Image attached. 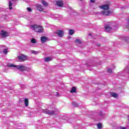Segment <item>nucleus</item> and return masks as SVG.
Listing matches in <instances>:
<instances>
[{"instance_id":"f257e3e1","label":"nucleus","mask_w":129,"mask_h":129,"mask_svg":"<svg viewBox=\"0 0 129 129\" xmlns=\"http://www.w3.org/2000/svg\"><path fill=\"white\" fill-rule=\"evenodd\" d=\"M7 67L9 68L13 67V68H15V69H17V70H19V71H25V70L26 69V67L23 65L17 66L13 63H8L7 64Z\"/></svg>"},{"instance_id":"f03ea898","label":"nucleus","mask_w":129,"mask_h":129,"mask_svg":"<svg viewBox=\"0 0 129 129\" xmlns=\"http://www.w3.org/2000/svg\"><path fill=\"white\" fill-rule=\"evenodd\" d=\"M32 30H33L35 31V32H36V33H43L44 32V29H43V27L40 26V25H32L31 27Z\"/></svg>"},{"instance_id":"7ed1b4c3","label":"nucleus","mask_w":129,"mask_h":129,"mask_svg":"<svg viewBox=\"0 0 129 129\" xmlns=\"http://www.w3.org/2000/svg\"><path fill=\"white\" fill-rule=\"evenodd\" d=\"M42 111L43 113H45L48 115H55V114H57V113H58V110H57L50 111L48 109H46L43 110Z\"/></svg>"},{"instance_id":"20e7f679","label":"nucleus","mask_w":129,"mask_h":129,"mask_svg":"<svg viewBox=\"0 0 129 129\" xmlns=\"http://www.w3.org/2000/svg\"><path fill=\"white\" fill-rule=\"evenodd\" d=\"M113 26H114V23H110L105 26V31L107 33H109L112 29H113Z\"/></svg>"},{"instance_id":"39448f33","label":"nucleus","mask_w":129,"mask_h":129,"mask_svg":"<svg viewBox=\"0 0 129 129\" xmlns=\"http://www.w3.org/2000/svg\"><path fill=\"white\" fill-rule=\"evenodd\" d=\"M18 58L19 61L20 62H24V61H26V60H27V56L24 54H20L18 56Z\"/></svg>"},{"instance_id":"423d86ee","label":"nucleus","mask_w":129,"mask_h":129,"mask_svg":"<svg viewBox=\"0 0 129 129\" xmlns=\"http://www.w3.org/2000/svg\"><path fill=\"white\" fill-rule=\"evenodd\" d=\"M0 35L2 38H7V37H8V36H9V33H8L7 32L5 31L4 30H2V31H1Z\"/></svg>"},{"instance_id":"0eeeda50","label":"nucleus","mask_w":129,"mask_h":129,"mask_svg":"<svg viewBox=\"0 0 129 129\" xmlns=\"http://www.w3.org/2000/svg\"><path fill=\"white\" fill-rule=\"evenodd\" d=\"M36 8L37 11H39V12H43L44 11V8L40 4L36 5Z\"/></svg>"},{"instance_id":"6e6552de","label":"nucleus","mask_w":129,"mask_h":129,"mask_svg":"<svg viewBox=\"0 0 129 129\" xmlns=\"http://www.w3.org/2000/svg\"><path fill=\"white\" fill-rule=\"evenodd\" d=\"M56 34L58 37H62L64 35V31L63 30H58L56 31Z\"/></svg>"},{"instance_id":"1a4fd4ad","label":"nucleus","mask_w":129,"mask_h":129,"mask_svg":"<svg viewBox=\"0 0 129 129\" xmlns=\"http://www.w3.org/2000/svg\"><path fill=\"white\" fill-rule=\"evenodd\" d=\"M103 16H109L111 14V12L110 11L104 10L102 12Z\"/></svg>"},{"instance_id":"9d476101","label":"nucleus","mask_w":129,"mask_h":129,"mask_svg":"<svg viewBox=\"0 0 129 129\" xmlns=\"http://www.w3.org/2000/svg\"><path fill=\"white\" fill-rule=\"evenodd\" d=\"M100 9L102 10H104V11H107V10H109V6L108 5H103L100 7Z\"/></svg>"},{"instance_id":"9b49d317","label":"nucleus","mask_w":129,"mask_h":129,"mask_svg":"<svg viewBox=\"0 0 129 129\" xmlns=\"http://www.w3.org/2000/svg\"><path fill=\"white\" fill-rule=\"evenodd\" d=\"M17 0H10L9 1V10H13V3L12 2H16Z\"/></svg>"},{"instance_id":"f8f14e48","label":"nucleus","mask_w":129,"mask_h":129,"mask_svg":"<svg viewBox=\"0 0 129 129\" xmlns=\"http://www.w3.org/2000/svg\"><path fill=\"white\" fill-rule=\"evenodd\" d=\"M47 37L46 36H42L41 38V43H44L47 41Z\"/></svg>"},{"instance_id":"ddd939ff","label":"nucleus","mask_w":129,"mask_h":129,"mask_svg":"<svg viewBox=\"0 0 129 129\" xmlns=\"http://www.w3.org/2000/svg\"><path fill=\"white\" fill-rule=\"evenodd\" d=\"M76 44H78L79 45H80L81 44H82V40L81 39H77L75 40Z\"/></svg>"},{"instance_id":"4468645a","label":"nucleus","mask_w":129,"mask_h":129,"mask_svg":"<svg viewBox=\"0 0 129 129\" xmlns=\"http://www.w3.org/2000/svg\"><path fill=\"white\" fill-rule=\"evenodd\" d=\"M56 5L58 7H63V2L62 1H59L56 2Z\"/></svg>"},{"instance_id":"2eb2a0df","label":"nucleus","mask_w":129,"mask_h":129,"mask_svg":"<svg viewBox=\"0 0 129 129\" xmlns=\"http://www.w3.org/2000/svg\"><path fill=\"white\" fill-rule=\"evenodd\" d=\"M52 60V58L49 57H47L44 58V61L45 62H49V61Z\"/></svg>"},{"instance_id":"dca6fc26","label":"nucleus","mask_w":129,"mask_h":129,"mask_svg":"<svg viewBox=\"0 0 129 129\" xmlns=\"http://www.w3.org/2000/svg\"><path fill=\"white\" fill-rule=\"evenodd\" d=\"M24 103H25V106H28V105H29V99H28V98L25 99Z\"/></svg>"},{"instance_id":"f3484780","label":"nucleus","mask_w":129,"mask_h":129,"mask_svg":"<svg viewBox=\"0 0 129 129\" xmlns=\"http://www.w3.org/2000/svg\"><path fill=\"white\" fill-rule=\"evenodd\" d=\"M75 92H76V87H73L72 88L71 90V93H75Z\"/></svg>"},{"instance_id":"a211bd4d","label":"nucleus","mask_w":129,"mask_h":129,"mask_svg":"<svg viewBox=\"0 0 129 129\" xmlns=\"http://www.w3.org/2000/svg\"><path fill=\"white\" fill-rule=\"evenodd\" d=\"M31 42L32 44H36V43H37V40H36L35 38H32L31 40Z\"/></svg>"},{"instance_id":"6ab92c4d","label":"nucleus","mask_w":129,"mask_h":129,"mask_svg":"<svg viewBox=\"0 0 129 129\" xmlns=\"http://www.w3.org/2000/svg\"><path fill=\"white\" fill-rule=\"evenodd\" d=\"M42 4L43 5V6H45V7H47L48 6V3H47V2L44 0L42 1Z\"/></svg>"},{"instance_id":"aec40b11","label":"nucleus","mask_w":129,"mask_h":129,"mask_svg":"<svg viewBox=\"0 0 129 129\" xmlns=\"http://www.w3.org/2000/svg\"><path fill=\"white\" fill-rule=\"evenodd\" d=\"M32 54H34V55H37L38 54H39V51H35V50H31V51Z\"/></svg>"},{"instance_id":"412c9836","label":"nucleus","mask_w":129,"mask_h":129,"mask_svg":"<svg viewBox=\"0 0 129 129\" xmlns=\"http://www.w3.org/2000/svg\"><path fill=\"white\" fill-rule=\"evenodd\" d=\"M111 95L112 96V97H115V98L117 97V94L116 93H111Z\"/></svg>"},{"instance_id":"4be33fe9","label":"nucleus","mask_w":129,"mask_h":129,"mask_svg":"<svg viewBox=\"0 0 129 129\" xmlns=\"http://www.w3.org/2000/svg\"><path fill=\"white\" fill-rule=\"evenodd\" d=\"M72 104L75 107H77V106H78V104L75 102H73Z\"/></svg>"},{"instance_id":"5701e85b","label":"nucleus","mask_w":129,"mask_h":129,"mask_svg":"<svg viewBox=\"0 0 129 129\" xmlns=\"http://www.w3.org/2000/svg\"><path fill=\"white\" fill-rule=\"evenodd\" d=\"M69 34H70V35H73V34H74V30H73V29L70 30Z\"/></svg>"},{"instance_id":"b1692460","label":"nucleus","mask_w":129,"mask_h":129,"mask_svg":"<svg viewBox=\"0 0 129 129\" xmlns=\"http://www.w3.org/2000/svg\"><path fill=\"white\" fill-rule=\"evenodd\" d=\"M32 70V69L30 68H27L25 67V69L24 70V71H31Z\"/></svg>"},{"instance_id":"393cba45","label":"nucleus","mask_w":129,"mask_h":129,"mask_svg":"<svg viewBox=\"0 0 129 129\" xmlns=\"http://www.w3.org/2000/svg\"><path fill=\"white\" fill-rule=\"evenodd\" d=\"M98 128L100 129L101 127H102V124L99 123L97 124Z\"/></svg>"},{"instance_id":"a878e982","label":"nucleus","mask_w":129,"mask_h":129,"mask_svg":"<svg viewBox=\"0 0 129 129\" xmlns=\"http://www.w3.org/2000/svg\"><path fill=\"white\" fill-rule=\"evenodd\" d=\"M4 54H8V49H4L3 51Z\"/></svg>"},{"instance_id":"bb28decb","label":"nucleus","mask_w":129,"mask_h":129,"mask_svg":"<svg viewBox=\"0 0 129 129\" xmlns=\"http://www.w3.org/2000/svg\"><path fill=\"white\" fill-rule=\"evenodd\" d=\"M123 40H124V41L127 42V41H128V40H129V38L127 37H123Z\"/></svg>"},{"instance_id":"cd10ccee","label":"nucleus","mask_w":129,"mask_h":129,"mask_svg":"<svg viewBox=\"0 0 129 129\" xmlns=\"http://www.w3.org/2000/svg\"><path fill=\"white\" fill-rule=\"evenodd\" d=\"M107 71L108 73H112V70L111 69H108Z\"/></svg>"},{"instance_id":"c85d7f7f","label":"nucleus","mask_w":129,"mask_h":129,"mask_svg":"<svg viewBox=\"0 0 129 129\" xmlns=\"http://www.w3.org/2000/svg\"><path fill=\"white\" fill-rule=\"evenodd\" d=\"M27 9L28 12H32V9H31V8L28 7L27 8Z\"/></svg>"},{"instance_id":"c756f323","label":"nucleus","mask_w":129,"mask_h":129,"mask_svg":"<svg viewBox=\"0 0 129 129\" xmlns=\"http://www.w3.org/2000/svg\"><path fill=\"white\" fill-rule=\"evenodd\" d=\"M91 3H95V0H90Z\"/></svg>"},{"instance_id":"7c9ffc66","label":"nucleus","mask_w":129,"mask_h":129,"mask_svg":"<svg viewBox=\"0 0 129 129\" xmlns=\"http://www.w3.org/2000/svg\"><path fill=\"white\" fill-rule=\"evenodd\" d=\"M97 46L98 47H100V44H99V43L97 44Z\"/></svg>"},{"instance_id":"2f4dec72","label":"nucleus","mask_w":129,"mask_h":129,"mask_svg":"<svg viewBox=\"0 0 129 129\" xmlns=\"http://www.w3.org/2000/svg\"><path fill=\"white\" fill-rule=\"evenodd\" d=\"M56 95L57 96H59V93H58V92H56Z\"/></svg>"},{"instance_id":"473e14b6","label":"nucleus","mask_w":129,"mask_h":129,"mask_svg":"<svg viewBox=\"0 0 129 129\" xmlns=\"http://www.w3.org/2000/svg\"><path fill=\"white\" fill-rule=\"evenodd\" d=\"M99 115H100V116H102V113H100V114H99Z\"/></svg>"},{"instance_id":"72a5a7b5","label":"nucleus","mask_w":129,"mask_h":129,"mask_svg":"<svg viewBox=\"0 0 129 129\" xmlns=\"http://www.w3.org/2000/svg\"><path fill=\"white\" fill-rule=\"evenodd\" d=\"M120 129H126V128L125 127H121Z\"/></svg>"},{"instance_id":"f704fd0d","label":"nucleus","mask_w":129,"mask_h":129,"mask_svg":"<svg viewBox=\"0 0 129 129\" xmlns=\"http://www.w3.org/2000/svg\"><path fill=\"white\" fill-rule=\"evenodd\" d=\"M114 28H116V26H114Z\"/></svg>"}]
</instances>
